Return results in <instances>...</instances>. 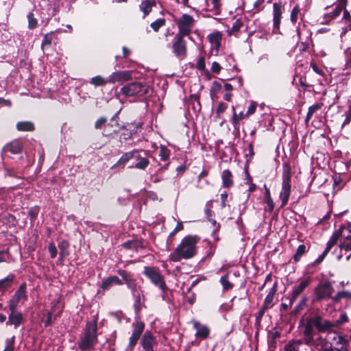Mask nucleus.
<instances>
[{
  "label": "nucleus",
  "mask_w": 351,
  "mask_h": 351,
  "mask_svg": "<svg viewBox=\"0 0 351 351\" xmlns=\"http://www.w3.org/2000/svg\"><path fill=\"white\" fill-rule=\"evenodd\" d=\"M311 279L308 277L302 280L298 285L293 287L291 293L290 304H292L298 298V296L304 291V290L309 286Z\"/></svg>",
  "instance_id": "nucleus-17"
},
{
  "label": "nucleus",
  "mask_w": 351,
  "mask_h": 351,
  "mask_svg": "<svg viewBox=\"0 0 351 351\" xmlns=\"http://www.w3.org/2000/svg\"><path fill=\"white\" fill-rule=\"evenodd\" d=\"M220 282L224 290H230L233 287V284L229 281L227 274L221 277Z\"/></svg>",
  "instance_id": "nucleus-47"
},
{
  "label": "nucleus",
  "mask_w": 351,
  "mask_h": 351,
  "mask_svg": "<svg viewBox=\"0 0 351 351\" xmlns=\"http://www.w3.org/2000/svg\"><path fill=\"white\" fill-rule=\"evenodd\" d=\"M335 232H338L339 236L337 239V243L340 242L338 248L345 252L351 251V236L350 231L344 226H341L338 230Z\"/></svg>",
  "instance_id": "nucleus-9"
},
{
  "label": "nucleus",
  "mask_w": 351,
  "mask_h": 351,
  "mask_svg": "<svg viewBox=\"0 0 351 351\" xmlns=\"http://www.w3.org/2000/svg\"><path fill=\"white\" fill-rule=\"evenodd\" d=\"M243 26V23L242 20L238 19L234 22L232 27L226 30V32L228 36L236 35L238 32H239Z\"/></svg>",
  "instance_id": "nucleus-35"
},
{
  "label": "nucleus",
  "mask_w": 351,
  "mask_h": 351,
  "mask_svg": "<svg viewBox=\"0 0 351 351\" xmlns=\"http://www.w3.org/2000/svg\"><path fill=\"white\" fill-rule=\"evenodd\" d=\"M132 334L129 339L128 343V347L131 348L136 346L142 335L145 329V324L141 321H137L132 324Z\"/></svg>",
  "instance_id": "nucleus-15"
},
{
  "label": "nucleus",
  "mask_w": 351,
  "mask_h": 351,
  "mask_svg": "<svg viewBox=\"0 0 351 351\" xmlns=\"http://www.w3.org/2000/svg\"><path fill=\"white\" fill-rule=\"evenodd\" d=\"M199 241L200 237L196 234L184 237L174 251L169 254V260L177 263L193 258L197 254V244Z\"/></svg>",
  "instance_id": "nucleus-1"
},
{
  "label": "nucleus",
  "mask_w": 351,
  "mask_h": 351,
  "mask_svg": "<svg viewBox=\"0 0 351 351\" xmlns=\"http://www.w3.org/2000/svg\"><path fill=\"white\" fill-rule=\"evenodd\" d=\"M15 337L12 336L10 339H6V345L3 351H14Z\"/></svg>",
  "instance_id": "nucleus-54"
},
{
  "label": "nucleus",
  "mask_w": 351,
  "mask_h": 351,
  "mask_svg": "<svg viewBox=\"0 0 351 351\" xmlns=\"http://www.w3.org/2000/svg\"><path fill=\"white\" fill-rule=\"evenodd\" d=\"M300 14V9L298 5L293 7L291 12L290 20L292 23H295L298 21V16Z\"/></svg>",
  "instance_id": "nucleus-48"
},
{
  "label": "nucleus",
  "mask_w": 351,
  "mask_h": 351,
  "mask_svg": "<svg viewBox=\"0 0 351 351\" xmlns=\"http://www.w3.org/2000/svg\"><path fill=\"white\" fill-rule=\"evenodd\" d=\"M137 152V150L134 149L132 152H126L125 154H123L121 158H119V160L117 161V162L116 164H114L112 168H115L116 167L119 166V165H124L128 161H129L131 158H134V155Z\"/></svg>",
  "instance_id": "nucleus-32"
},
{
  "label": "nucleus",
  "mask_w": 351,
  "mask_h": 351,
  "mask_svg": "<svg viewBox=\"0 0 351 351\" xmlns=\"http://www.w3.org/2000/svg\"><path fill=\"white\" fill-rule=\"evenodd\" d=\"M282 13V5L280 1L273 4V23L275 29H279Z\"/></svg>",
  "instance_id": "nucleus-21"
},
{
  "label": "nucleus",
  "mask_w": 351,
  "mask_h": 351,
  "mask_svg": "<svg viewBox=\"0 0 351 351\" xmlns=\"http://www.w3.org/2000/svg\"><path fill=\"white\" fill-rule=\"evenodd\" d=\"M106 121H107L106 118H105V117H100L95 122V128L96 129H101L103 125H105V127L109 126L110 125L109 124L106 125Z\"/></svg>",
  "instance_id": "nucleus-56"
},
{
  "label": "nucleus",
  "mask_w": 351,
  "mask_h": 351,
  "mask_svg": "<svg viewBox=\"0 0 351 351\" xmlns=\"http://www.w3.org/2000/svg\"><path fill=\"white\" fill-rule=\"evenodd\" d=\"M307 252V249L305 245L301 244L300 245L296 250L295 254L293 256V259L295 262H298L300 259V257L304 255Z\"/></svg>",
  "instance_id": "nucleus-44"
},
{
  "label": "nucleus",
  "mask_w": 351,
  "mask_h": 351,
  "mask_svg": "<svg viewBox=\"0 0 351 351\" xmlns=\"http://www.w3.org/2000/svg\"><path fill=\"white\" fill-rule=\"evenodd\" d=\"M343 299L348 302H351V292L349 291H339L332 298L334 302H339Z\"/></svg>",
  "instance_id": "nucleus-34"
},
{
  "label": "nucleus",
  "mask_w": 351,
  "mask_h": 351,
  "mask_svg": "<svg viewBox=\"0 0 351 351\" xmlns=\"http://www.w3.org/2000/svg\"><path fill=\"white\" fill-rule=\"evenodd\" d=\"M121 93L125 97H143L149 92V86L139 82H131L121 87Z\"/></svg>",
  "instance_id": "nucleus-5"
},
{
  "label": "nucleus",
  "mask_w": 351,
  "mask_h": 351,
  "mask_svg": "<svg viewBox=\"0 0 351 351\" xmlns=\"http://www.w3.org/2000/svg\"><path fill=\"white\" fill-rule=\"evenodd\" d=\"M63 307V304H62L60 298L55 300L53 302L51 312L49 313V317L51 316H59L62 311Z\"/></svg>",
  "instance_id": "nucleus-29"
},
{
  "label": "nucleus",
  "mask_w": 351,
  "mask_h": 351,
  "mask_svg": "<svg viewBox=\"0 0 351 351\" xmlns=\"http://www.w3.org/2000/svg\"><path fill=\"white\" fill-rule=\"evenodd\" d=\"M123 247L125 249L134 250L137 251L138 248H143L141 243L138 241H128L123 244Z\"/></svg>",
  "instance_id": "nucleus-42"
},
{
  "label": "nucleus",
  "mask_w": 351,
  "mask_h": 351,
  "mask_svg": "<svg viewBox=\"0 0 351 351\" xmlns=\"http://www.w3.org/2000/svg\"><path fill=\"white\" fill-rule=\"evenodd\" d=\"M27 298L26 284L22 283L9 302L10 309L16 310L20 301L26 300Z\"/></svg>",
  "instance_id": "nucleus-14"
},
{
  "label": "nucleus",
  "mask_w": 351,
  "mask_h": 351,
  "mask_svg": "<svg viewBox=\"0 0 351 351\" xmlns=\"http://www.w3.org/2000/svg\"><path fill=\"white\" fill-rule=\"evenodd\" d=\"M53 40V32L47 33L44 36L41 46L43 48L45 46H49Z\"/></svg>",
  "instance_id": "nucleus-51"
},
{
  "label": "nucleus",
  "mask_w": 351,
  "mask_h": 351,
  "mask_svg": "<svg viewBox=\"0 0 351 351\" xmlns=\"http://www.w3.org/2000/svg\"><path fill=\"white\" fill-rule=\"evenodd\" d=\"M323 106H324V104L321 102L316 103V104L311 106L308 109V112H307L306 119H305V123H308L309 122L310 119H311V117H313V115L315 113H316L317 111L321 110L322 108L323 107Z\"/></svg>",
  "instance_id": "nucleus-33"
},
{
  "label": "nucleus",
  "mask_w": 351,
  "mask_h": 351,
  "mask_svg": "<svg viewBox=\"0 0 351 351\" xmlns=\"http://www.w3.org/2000/svg\"><path fill=\"white\" fill-rule=\"evenodd\" d=\"M314 322H315V317L309 319L304 325L303 332L304 341L306 345L312 343L314 338L317 336L314 334V328H315Z\"/></svg>",
  "instance_id": "nucleus-16"
},
{
  "label": "nucleus",
  "mask_w": 351,
  "mask_h": 351,
  "mask_svg": "<svg viewBox=\"0 0 351 351\" xmlns=\"http://www.w3.org/2000/svg\"><path fill=\"white\" fill-rule=\"evenodd\" d=\"M197 68L199 70L204 71L206 68L205 58L204 56L200 57L197 62Z\"/></svg>",
  "instance_id": "nucleus-61"
},
{
  "label": "nucleus",
  "mask_w": 351,
  "mask_h": 351,
  "mask_svg": "<svg viewBox=\"0 0 351 351\" xmlns=\"http://www.w3.org/2000/svg\"><path fill=\"white\" fill-rule=\"evenodd\" d=\"M5 150L10 152L11 154H17L21 153L22 150V146L18 141H14L8 144L5 147Z\"/></svg>",
  "instance_id": "nucleus-36"
},
{
  "label": "nucleus",
  "mask_w": 351,
  "mask_h": 351,
  "mask_svg": "<svg viewBox=\"0 0 351 351\" xmlns=\"http://www.w3.org/2000/svg\"><path fill=\"white\" fill-rule=\"evenodd\" d=\"M16 128L21 132H32L35 129L32 121H19L16 123Z\"/></svg>",
  "instance_id": "nucleus-31"
},
{
  "label": "nucleus",
  "mask_w": 351,
  "mask_h": 351,
  "mask_svg": "<svg viewBox=\"0 0 351 351\" xmlns=\"http://www.w3.org/2000/svg\"><path fill=\"white\" fill-rule=\"evenodd\" d=\"M256 106H257V104L255 102H251V104L250 106H249L248 109H247V111L245 114V116H250L252 114H254L256 110Z\"/></svg>",
  "instance_id": "nucleus-62"
},
{
  "label": "nucleus",
  "mask_w": 351,
  "mask_h": 351,
  "mask_svg": "<svg viewBox=\"0 0 351 351\" xmlns=\"http://www.w3.org/2000/svg\"><path fill=\"white\" fill-rule=\"evenodd\" d=\"M117 274L122 278L123 281L127 285L128 288L131 291L134 298V307L136 310L141 309V287L137 285L136 280L133 278L132 275L123 269H119Z\"/></svg>",
  "instance_id": "nucleus-4"
},
{
  "label": "nucleus",
  "mask_w": 351,
  "mask_h": 351,
  "mask_svg": "<svg viewBox=\"0 0 351 351\" xmlns=\"http://www.w3.org/2000/svg\"><path fill=\"white\" fill-rule=\"evenodd\" d=\"M136 131H132L130 129H126L121 134V138L127 140L132 137L134 133H135Z\"/></svg>",
  "instance_id": "nucleus-60"
},
{
  "label": "nucleus",
  "mask_w": 351,
  "mask_h": 351,
  "mask_svg": "<svg viewBox=\"0 0 351 351\" xmlns=\"http://www.w3.org/2000/svg\"><path fill=\"white\" fill-rule=\"evenodd\" d=\"M222 186L230 189L234 185V180L232 172L229 169H225L221 173Z\"/></svg>",
  "instance_id": "nucleus-25"
},
{
  "label": "nucleus",
  "mask_w": 351,
  "mask_h": 351,
  "mask_svg": "<svg viewBox=\"0 0 351 351\" xmlns=\"http://www.w3.org/2000/svg\"><path fill=\"white\" fill-rule=\"evenodd\" d=\"M307 300H308L307 297L303 296L301 298L299 304L295 307V308L293 310V313L295 314H296V313H299L301 310H302L304 308V306L306 305Z\"/></svg>",
  "instance_id": "nucleus-53"
},
{
  "label": "nucleus",
  "mask_w": 351,
  "mask_h": 351,
  "mask_svg": "<svg viewBox=\"0 0 351 351\" xmlns=\"http://www.w3.org/2000/svg\"><path fill=\"white\" fill-rule=\"evenodd\" d=\"M291 166L289 163L285 162L282 165V187L279 194V199L281 201V208L285 207L289 202L291 191Z\"/></svg>",
  "instance_id": "nucleus-3"
},
{
  "label": "nucleus",
  "mask_w": 351,
  "mask_h": 351,
  "mask_svg": "<svg viewBox=\"0 0 351 351\" xmlns=\"http://www.w3.org/2000/svg\"><path fill=\"white\" fill-rule=\"evenodd\" d=\"M132 79V73L128 71H119L112 73L108 77V82L114 84L115 82L123 83Z\"/></svg>",
  "instance_id": "nucleus-19"
},
{
  "label": "nucleus",
  "mask_w": 351,
  "mask_h": 351,
  "mask_svg": "<svg viewBox=\"0 0 351 351\" xmlns=\"http://www.w3.org/2000/svg\"><path fill=\"white\" fill-rule=\"evenodd\" d=\"M178 31L176 34L183 36H188L192 32L195 25L194 18L188 14H183L180 18L175 19Z\"/></svg>",
  "instance_id": "nucleus-7"
},
{
  "label": "nucleus",
  "mask_w": 351,
  "mask_h": 351,
  "mask_svg": "<svg viewBox=\"0 0 351 351\" xmlns=\"http://www.w3.org/2000/svg\"><path fill=\"white\" fill-rule=\"evenodd\" d=\"M137 162L135 165V168L138 169H145L149 164V161L146 158L138 156L136 158Z\"/></svg>",
  "instance_id": "nucleus-43"
},
{
  "label": "nucleus",
  "mask_w": 351,
  "mask_h": 351,
  "mask_svg": "<svg viewBox=\"0 0 351 351\" xmlns=\"http://www.w3.org/2000/svg\"><path fill=\"white\" fill-rule=\"evenodd\" d=\"M90 83L95 86H104L108 82V77L105 79L104 77L97 75L91 78Z\"/></svg>",
  "instance_id": "nucleus-41"
},
{
  "label": "nucleus",
  "mask_w": 351,
  "mask_h": 351,
  "mask_svg": "<svg viewBox=\"0 0 351 351\" xmlns=\"http://www.w3.org/2000/svg\"><path fill=\"white\" fill-rule=\"evenodd\" d=\"M315 319V322H314V323L315 324V328L319 332H327L334 326V324L331 322L324 319L321 317H316Z\"/></svg>",
  "instance_id": "nucleus-23"
},
{
  "label": "nucleus",
  "mask_w": 351,
  "mask_h": 351,
  "mask_svg": "<svg viewBox=\"0 0 351 351\" xmlns=\"http://www.w3.org/2000/svg\"><path fill=\"white\" fill-rule=\"evenodd\" d=\"M206 9L215 14L220 13L221 0H206Z\"/></svg>",
  "instance_id": "nucleus-28"
},
{
  "label": "nucleus",
  "mask_w": 351,
  "mask_h": 351,
  "mask_svg": "<svg viewBox=\"0 0 351 351\" xmlns=\"http://www.w3.org/2000/svg\"><path fill=\"white\" fill-rule=\"evenodd\" d=\"M341 12L340 8L335 7L332 12L324 14L323 21L322 23L323 24H329L330 21L338 17Z\"/></svg>",
  "instance_id": "nucleus-30"
},
{
  "label": "nucleus",
  "mask_w": 351,
  "mask_h": 351,
  "mask_svg": "<svg viewBox=\"0 0 351 351\" xmlns=\"http://www.w3.org/2000/svg\"><path fill=\"white\" fill-rule=\"evenodd\" d=\"M221 88H222V86L219 82H217V81L213 82L210 89V95L213 99H215L217 97V94L220 92V90H221Z\"/></svg>",
  "instance_id": "nucleus-37"
},
{
  "label": "nucleus",
  "mask_w": 351,
  "mask_h": 351,
  "mask_svg": "<svg viewBox=\"0 0 351 351\" xmlns=\"http://www.w3.org/2000/svg\"><path fill=\"white\" fill-rule=\"evenodd\" d=\"M140 343L144 351H156L158 346L156 337L149 330L144 332Z\"/></svg>",
  "instance_id": "nucleus-12"
},
{
  "label": "nucleus",
  "mask_w": 351,
  "mask_h": 351,
  "mask_svg": "<svg viewBox=\"0 0 351 351\" xmlns=\"http://www.w3.org/2000/svg\"><path fill=\"white\" fill-rule=\"evenodd\" d=\"M343 116L345 117V119L341 125L342 128L350 124V123L351 121V104L348 106V108L345 112Z\"/></svg>",
  "instance_id": "nucleus-52"
},
{
  "label": "nucleus",
  "mask_w": 351,
  "mask_h": 351,
  "mask_svg": "<svg viewBox=\"0 0 351 351\" xmlns=\"http://www.w3.org/2000/svg\"><path fill=\"white\" fill-rule=\"evenodd\" d=\"M123 284V281L117 276H111L102 281L101 288L103 290H107L114 285H122Z\"/></svg>",
  "instance_id": "nucleus-26"
},
{
  "label": "nucleus",
  "mask_w": 351,
  "mask_h": 351,
  "mask_svg": "<svg viewBox=\"0 0 351 351\" xmlns=\"http://www.w3.org/2000/svg\"><path fill=\"white\" fill-rule=\"evenodd\" d=\"M334 289L329 282L319 283L314 289L315 300L321 301L328 298H332Z\"/></svg>",
  "instance_id": "nucleus-10"
},
{
  "label": "nucleus",
  "mask_w": 351,
  "mask_h": 351,
  "mask_svg": "<svg viewBox=\"0 0 351 351\" xmlns=\"http://www.w3.org/2000/svg\"><path fill=\"white\" fill-rule=\"evenodd\" d=\"M339 234H340L338 232H334L331 237L330 238L329 241L327 243L326 247L322 252V254L319 256V257L315 261V264H319L323 261L324 258L326 256L328 253L330 251L332 247L337 244V239L339 236Z\"/></svg>",
  "instance_id": "nucleus-20"
},
{
  "label": "nucleus",
  "mask_w": 351,
  "mask_h": 351,
  "mask_svg": "<svg viewBox=\"0 0 351 351\" xmlns=\"http://www.w3.org/2000/svg\"><path fill=\"white\" fill-rule=\"evenodd\" d=\"M143 274L156 286L158 287L163 292L167 290L164 277L160 274V269L156 267L145 266Z\"/></svg>",
  "instance_id": "nucleus-6"
},
{
  "label": "nucleus",
  "mask_w": 351,
  "mask_h": 351,
  "mask_svg": "<svg viewBox=\"0 0 351 351\" xmlns=\"http://www.w3.org/2000/svg\"><path fill=\"white\" fill-rule=\"evenodd\" d=\"M156 3L155 0H143L139 5L140 10L143 13V18L147 16L152 10V8L156 6Z\"/></svg>",
  "instance_id": "nucleus-27"
},
{
  "label": "nucleus",
  "mask_w": 351,
  "mask_h": 351,
  "mask_svg": "<svg viewBox=\"0 0 351 351\" xmlns=\"http://www.w3.org/2000/svg\"><path fill=\"white\" fill-rule=\"evenodd\" d=\"M221 197V207L225 208L226 206V201L228 198V193L227 192L224 191L220 195Z\"/></svg>",
  "instance_id": "nucleus-63"
},
{
  "label": "nucleus",
  "mask_w": 351,
  "mask_h": 351,
  "mask_svg": "<svg viewBox=\"0 0 351 351\" xmlns=\"http://www.w3.org/2000/svg\"><path fill=\"white\" fill-rule=\"evenodd\" d=\"M193 326L196 330L195 336L197 339H205L209 336L210 328L207 326L201 324L196 321L193 322Z\"/></svg>",
  "instance_id": "nucleus-22"
},
{
  "label": "nucleus",
  "mask_w": 351,
  "mask_h": 351,
  "mask_svg": "<svg viewBox=\"0 0 351 351\" xmlns=\"http://www.w3.org/2000/svg\"><path fill=\"white\" fill-rule=\"evenodd\" d=\"M309 346H313L316 348L319 351H330L332 349L331 341L329 337V332H328L326 337H323L320 335H317L313 342L308 344Z\"/></svg>",
  "instance_id": "nucleus-13"
},
{
  "label": "nucleus",
  "mask_w": 351,
  "mask_h": 351,
  "mask_svg": "<svg viewBox=\"0 0 351 351\" xmlns=\"http://www.w3.org/2000/svg\"><path fill=\"white\" fill-rule=\"evenodd\" d=\"M275 293V288L271 289L270 291L268 293L263 304V306H265V308H267L269 309L273 306V300L274 298Z\"/></svg>",
  "instance_id": "nucleus-38"
},
{
  "label": "nucleus",
  "mask_w": 351,
  "mask_h": 351,
  "mask_svg": "<svg viewBox=\"0 0 351 351\" xmlns=\"http://www.w3.org/2000/svg\"><path fill=\"white\" fill-rule=\"evenodd\" d=\"M296 32H297V36L298 37V39L301 40V45H302L301 50L306 51L308 48V43L306 41L302 40V29H300L299 27H297Z\"/></svg>",
  "instance_id": "nucleus-55"
},
{
  "label": "nucleus",
  "mask_w": 351,
  "mask_h": 351,
  "mask_svg": "<svg viewBox=\"0 0 351 351\" xmlns=\"http://www.w3.org/2000/svg\"><path fill=\"white\" fill-rule=\"evenodd\" d=\"M170 156V151L164 145H161L159 149V156L161 160L167 161Z\"/></svg>",
  "instance_id": "nucleus-46"
},
{
  "label": "nucleus",
  "mask_w": 351,
  "mask_h": 351,
  "mask_svg": "<svg viewBox=\"0 0 351 351\" xmlns=\"http://www.w3.org/2000/svg\"><path fill=\"white\" fill-rule=\"evenodd\" d=\"M210 70L213 73L218 74L221 70V66L217 62H213L212 63Z\"/></svg>",
  "instance_id": "nucleus-59"
},
{
  "label": "nucleus",
  "mask_w": 351,
  "mask_h": 351,
  "mask_svg": "<svg viewBox=\"0 0 351 351\" xmlns=\"http://www.w3.org/2000/svg\"><path fill=\"white\" fill-rule=\"evenodd\" d=\"M15 276L12 274H9L5 278L0 280V291L8 287L13 282Z\"/></svg>",
  "instance_id": "nucleus-40"
},
{
  "label": "nucleus",
  "mask_w": 351,
  "mask_h": 351,
  "mask_svg": "<svg viewBox=\"0 0 351 351\" xmlns=\"http://www.w3.org/2000/svg\"><path fill=\"white\" fill-rule=\"evenodd\" d=\"M48 250L50 253V256L52 258H55L57 256V249L54 243H51L48 246Z\"/></svg>",
  "instance_id": "nucleus-58"
},
{
  "label": "nucleus",
  "mask_w": 351,
  "mask_h": 351,
  "mask_svg": "<svg viewBox=\"0 0 351 351\" xmlns=\"http://www.w3.org/2000/svg\"><path fill=\"white\" fill-rule=\"evenodd\" d=\"M226 108L227 105L223 102H220L216 109L217 116L219 117L220 115L226 111Z\"/></svg>",
  "instance_id": "nucleus-57"
},
{
  "label": "nucleus",
  "mask_w": 351,
  "mask_h": 351,
  "mask_svg": "<svg viewBox=\"0 0 351 351\" xmlns=\"http://www.w3.org/2000/svg\"><path fill=\"white\" fill-rule=\"evenodd\" d=\"M247 116H245V114H243V112H241L239 114H237L236 112L233 113L232 115V123L234 125H237L239 124L240 121L243 119L245 117H247Z\"/></svg>",
  "instance_id": "nucleus-50"
},
{
  "label": "nucleus",
  "mask_w": 351,
  "mask_h": 351,
  "mask_svg": "<svg viewBox=\"0 0 351 351\" xmlns=\"http://www.w3.org/2000/svg\"><path fill=\"white\" fill-rule=\"evenodd\" d=\"M302 342L301 340L289 341L284 348V351H299Z\"/></svg>",
  "instance_id": "nucleus-39"
},
{
  "label": "nucleus",
  "mask_w": 351,
  "mask_h": 351,
  "mask_svg": "<svg viewBox=\"0 0 351 351\" xmlns=\"http://www.w3.org/2000/svg\"><path fill=\"white\" fill-rule=\"evenodd\" d=\"M343 11V19H344L346 21L351 22V15L350 12L346 8H344Z\"/></svg>",
  "instance_id": "nucleus-64"
},
{
  "label": "nucleus",
  "mask_w": 351,
  "mask_h": 351,
  "mask_svg": "<svg viewBox=\"0 0 351 351\" xmlns=\"http://www.w3.org/2000/svg\"><path fill=\"white\" fill-rule=\"evenodd\" d=\"M166 23V20L163 18L158 19L150 24V27L155 32H158L159 29L163 27Z\"/></svg>",
  "instance_id": "nucleus-45"
},
{
  "label": "nucleus",
  "mask_w": 351,
  "mask_h": 351,
  "mask_svg": "<svg viewBox=\"0 0 351 351\" xmlns=\"http://www.w3.org/2000/svg\"><path fill=\"white\" fill-rule=\"evenodd\" d=\"M172 50L175 56L180 60H184L187 56L186 41L184 36L176 34L172 43Z\"/></svg>",
  "instance_id": "nucleus-8"
},
{
  "label": "nucleus",
  "mask_w": 351,
  "mask_h": 351,
  "mask_svg": "<svg viewBox=\"0 0 351 351\" xmlns=\"http://www.w3.org/2000/svg\"><path fill=\"white\" fill-rule=\"evenodd\" d=\"M97 342V321L94 319L87 322L78 341V348L81 350H90Z\"/></svg>",
  "instance_id": "nucleus-2"
},
{
  "label": "nucleus",
  "mask_w": 351,
  "mask_h": 351,
  "mask_svg": "<svg viewBox=\"0 0 351 351\" xmlns=\"http://www.w3.org/2000/svg\"><path fill=\"white\" fill-rule=\"evenodd\" d=\"M332 349L330 351H348V342L337 332H329Z\"/></svg>",
  "instance_id": "nucleus-11"
},
{
  "label": "nucleus",
  "mask_w": 351,
  "mask_h": 351,
  "mask_svg": "<svg viewBox=\"0 0 351 351\" xmlns=\"http://www.w3.org/2000/svg\"><path fill=\"white\" fill-rule=\"evenodd\" d=\"M223 34L219 31H215L208 35V40L210 44L211 49L215 51V55L217 56L219 53Z\"/></svg>",
  "instance_id": "nucleus-18"
},
{
  "label": "nucleus",
  "mask_w": 351,
  "mask_h": 351,
  "mask_svg": "<svg viewBox=\"0 0 351 351\" xmlns=\"http://www.w3.org/2000/svg\"><path fill=\"white\" fill-rule=\"evenodd\" d=\"M11 313L8 316L7 325H14V328L19 327L23 322V317L22 313L16 312V310H10Z\"/></svg>",
  "instance_id": "nucleus-24"
},
{
  "label": "nucleus",
  "mask_w": 351,
  "mask_h": 351,
  "mask_svg": "<svg viewBox=\"0 0 351 351\" xmlns=\"http://www.w3.org/2000/svg\"><path fill=\"white\" fill-rule=\"evenodd\" d=\"M28 19V28L29 29H33L36 27L38 25L37 19L34 17V15L32 12H29L27 15Z\"/></svg>",
  "instance_id": "nucleus-49"
}]
</instances>
